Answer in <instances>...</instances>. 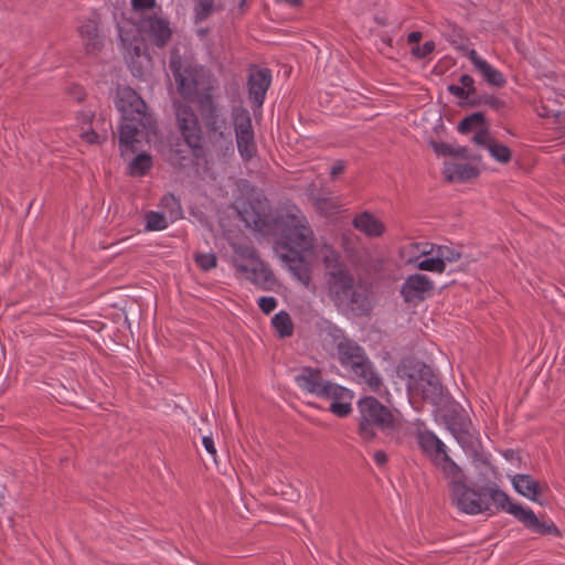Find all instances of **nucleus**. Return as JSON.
I'll return each instance as SVG.
<instances>
[{"label": "nucleus", "mask_w": 565, "mask_h": 565, "mask_svg": "<svg viewBox=\"0 0 565 565\" xmlns=\"http://www.w3.org/2000/svg\"><path fill=\"white\" fill-rule=\"evenodd\" d=\"M444 178L448 182H468L479 175L478 168L468 163L446 162L444 166Z\"/></svg>", "instance_id": "nucleus-24"}, {"label": "nucleus", "mask_w": 565, "mask_h": 565, "mask_svg": "<svg viewBox=\"0 0 565 565\" xmlns=\"http://www.w3.org/2000/svg\"><path fill=\"white\" fill-rule=\"evenodd\" d=\"M337 358L340 364L348 371L358 367L359 364L367 359L364 349L354 340L343 338L335 347Z\"/></svg>", "instance_id": "nucleus-16"}, {"label": "nucleus", "mask_w": 565, "mask_h": 565, "mask_svg": "<svg viewBox=\"0 0 565 565\" xmlns=\"http://www.w3.org/2000/svg\"><path fill=\"white\" fill-rule=\"evenodd\" d=\"M358 406L360 412L359 435L362 439H374L376 429L394 428L395 417L393 413L375 397L361 398Z\"/></svg>", "instance_id": "nucleus-6"}, {"label": "nucleus", "mask_w": 565, "mask_h": 565, "mask_svg": "<svg viewBox=\"0 0 565 565\" xmlns=\"http://www.w3.org/2000/svg\"><path fill=\"white\" fill-rule=\"evenodd\" d=\"M433 288V281L426 275L414 274L406 278L402 286L401 294L405 302L416 305L423 301Z\"/></svg>", "instance_id": "nucleus-15"}, {"label": "nucleus", "mask_w": 565, "mask_h": 565, "mask_svg": "<svg viewBox=\"0 0 565 565\" xmlns=\"http://www.w3.org/2000/svg\"><path fill=\"white\" fill-rule=\"evenodd\" d=\"M234 265L248 280L265 286L274 281L273 273L258 259L256 249L248 244H232Z\"/></svg>", "instance_id": "nucleus-8"}, {"label": "nucleus", "mask_w": 565, "mask_h": 565, "mask_svg": "<svg viewBox=\"0 0 565 565\" xmlns=\"http://www.w3.org/2000/svg\"><path fill=\"white\" fill-rule=\"evenodd\" d=\"M352 226L367 237H380L385 232V225L369 211L356 214L352 220Z\"/></svg>", "instance_id": "nucleus-21"}, {"label": "nucleus", "mask_w": 565, "mask_h": 565, "mask_svg": "<svg viewBox=\"0 0 565 565\" xmlns=\"http://www.w3.org/2000/svg\"><path fill=\"white\" fill-rule=\"evenodd\" d=\"M448 90L458 98H468L471 94L462 86L450 85Z\"/></svg>", "instance_id": "nucleus-47"}, {"label": "nucleus", "mask_w": 565, "mask_h": 565, "mask_svg": "<svg viewBox=\"0 0 565 565\" xmlns=\"http://www.w3.org/2000/svg\"><path fill=\"white\" fill-rule=\"evenodd\" d=\"M430 145L434 151L439 156H448L451 152L450 145L436 141H431Z\"/></svg>", "instance_id": "nucleus-45"}, {"label": "nucleus", "mask_w": 565, "mask_h": 565, "mask_svg": "<svg viewBox=\"0 0 565 565\" xmlns=\"http://www.w3.org/2000/svg\"><path fill=\"white\" fill-rule=\"evenodd\" d=\"M484 116L482 113H473L465 117L458 125V130L462 134H467L476 127L483 126Z\"/></svg>", "instance_id": "nucleus-32"}, {"label": "nucleus", "mask_w": 565, "mask_h": 565, "mask_svg": "<svg viewBox=\"0 0 565 565\" xmlns=\"http://www.w3.org/2000/svg\"><path fill=\"white\" fill-rule=\"evenodd\" d=\"M162 202L164 204H169V203H177L173 195H167L162 199Z\"/></svg>", "instance_id": "nucleus-55"}, {"label": "nucleus", "mask_w": 565, "mask_h": 565, "mask_svg": "<svg viewBox=\"0 0 565 565\" xmlns=\"http://www.w3.org/2000/svg\"><path fill=\"white\" fill-rule=\"evenodd\" d=\"M563 161H564V163H565V154H564Z\"/></svg>", "instance_id": "nucleus-61"}, {"label": "nucleus", "mask_w": 565, "mask_h": 565, "mask_svg": "<svg viewBox=\"0 0 565 565\" xmlns=\"http://www.w3.org/2000/svg\"><path fill=\"white\" fill-rule=\"evenodd\" d=\"M131 6L136 11L148 10L156 6V0H131Z\"/></svg>", "instance_id": "nucleus-44"}, {"label": "nucleus", "mask_w": 565, "mask_h": 565, "mask_svg": "<svg viewBox=\"0 0 565 565\" xmlns=\"http://www.w3.org/2000/svg\"><path fill=\"white\" fill-rule=\"evenodd\" d=\"M194 260L198 264V266L203 270H210L214 267H216L217 258L215 254H196L194 256Z\"/></svg>", "instance_id": "nucleus-37"}, {"label": "nucleus", "mask_w": 565, "mask_h": 565, "mask_svg": "<svg viewBox=\"0 0 565 565\" xmlns=\"http://www.w3.org/2000/svg\"><path fill=\"white\" fill-rule=\"evenodd\" d=\"M233 124L238 152L244 160L248 161L257 151L249 113L244 108H235Z\"/></svg>", "instance_id": "nucleus-12"}, {"label": "nucleus", "mask_w": 565, "mask_h": 565, "mask_svg": "<svg viewBox=\"0 0 565 565\" xmlns=\"http://www.w3.org/2000/svg\"><path fill=\"white\" fill-rule=\"evenodd\" d=\"M433 252H434V248H433V247H430L429 249H427V248L422 249V252H420V253H422L423 255H428V254H431Z\"/></svg>", "instance_id": "nucleus-56"}, {"label": "nucleus", "mask_w": 565, "mask_h": 565, "mask_svg": "<svg viewBox=\"0 0 565 565\" xmlns=\"http://www.w3.org/2000/svg\"><path fill=\"white\" fill-rule=\"evenodd\" d=\"M459 82H460L461 86L463 88H466V90H468L470 94H473L476 92V88L473 86L475 81L470 75H468V74L461 75Z\"/></svg>", "instance_id": "nucleus-46"}, {"label": "nucleus", "mask_w": 565, "mask_h": 565, "mask_svg": "<svg viewBox=\"0 0 565 565\" xmlns=\"http://www.w3.org/2000/svg\"><path fill=\"white\" fill-rule=\"evenodd\" d=\"M436 253L441 259V263L446 265V263H455L461 258L460 250L449 247V246H437Z\"/></svg>", "instance_id": "nucleus-34"}, {"label": "nucleus", "mask_w": 565, "mask_h": 565, "mask_svg": "<svg viewBox=\"0 0 565 565\" xmlns=\"http://www.w3.org/2000/svg\"><path fill=\"white\" fill-rule=\"evenodd\" d=\"M271 83V74L267 68H253L248 76V94L252 104L259 108Z\"/></svg>", "instance_id": "nucleus-17"}, {"label": "nucleus", "mask_w": 565, "mask_h": 565, "mask_svg": "<svg viewBox=\"0 0 565 565\" xmlns=\"http://www.w3.org/2000/svg\"><path fill=\"white\" fill-rule=\"evenodd\" d=\"M94 118V114L92 111H82L79 114V120L83 122V124H92V120Z\"/></svg>", "instance_id": "nucleus-53"}, {"label": "nucleus", "mask_w": 565, "mask_h": 565, "mask_svg": "<svg viewBox=\"0 0 565 565\" xmlns=\"http://www.w3.org/2000/svg\"><path fill=\"white\" fill-rule=\"evenodd\" d=\"M558 109L559 108L556 107L554 104L547 105L542 102L541 106L536 109V111H537V115L542 118L554 119L553 113H557Z\"/></svg>", "instance_id": "nucleus-42"}, {"label": "nucleus", "mask_w": 565, "mask_h": 565, "mask_svg": "<svg viewBox=\"0 0 565 565\" xmlns=\"http://www.w3.org/2000/svg\"><path fill=\"white\" fill-rule=\"evenodd\" d=\"M200 110L213 141L225 140L231 143V131L226 126L225 119L217 111L212 96H204L200 104Z\"/></svg>", "instance_id": "nucleus-13"}, {"label": "nucleus", "mask_w": 565, "mask_h": 565, "mask_svg": "<svg viewBox=\"0 0 565 565\" xmlns=\"http://www.w3.org/2000/svg\"><path fill=\"white\" fill-rule=\"evenodd\" d=\"M423 38V34L422 32L419 31H413L408 34L407 36V42L408 43H418Z\"/></svg>", "instance_id": "nucleus-52"}, {"label": "nucleus", "mask_w": 565, "mask_h": 565, "mask_svg": "<svg viewBox=\"0 0 565 565\" xmlns=\"http://www.w3.org/2000/svg\"><path fill=\"white\" fill-rule=\"evenodd\" d=\"M349 372L360 384H365L374 393H380L384 388L383 380L369 358Z\"/></svg>", "instance_id": "nucleus-19"}, {"label": "nucleus", "mask_w": 565, "mask_h": 565, "mask_svg": "<svg viewBox=\"0 0 565 565\" xmlns=\"http://www.w3.org/2000/svg\"><path fill=\"white\" fill-rule=\"evenodd\" d=\"M152 167V158L146 152L137 154L129 163V174L132 177L145 175Z\"/></svg>", "instance_id": "nucleus-30"}, {"label": "nucleus", "mask_w": 565, "mask_h": 565, "mask_svg": "<svg viewBox=\"0 0 565 565\" xmlns=\"http://www.w3.org/2000/svg\"><path fill=\"white\" fill-rule=\"evenodd\" d=\"M404 377H407L409 391L418 393L424 399L438 404L443 395V386L438 376L423 362L409 361L402 366Z\"/></svg>", "instance_id": "nucleus-7"}, {"label": "nucleus", "mask_w": 565, "mask_h": 565, "mask_svg": "<svg viewBox=\"0 0 565 565\" xmlns=\"http://www.w3.org/2000/svg\"><path fill=\"white\" fill-rule=\"evenodd\" d=\"M140 31L157 47H164L171 40L172 29L168 20L156 15L147 17L140 22Z\"/></svg>", "instance_id": "nucleus-14"}, {"label": "nucleus", "mask_w": 565, "mask_h": 565, "mask_svg": "<svg viewBox=\"0 0 565 565\" xmlns=\"http://www.w3.org/2000/svg\"><path fill=\"white\" fill-rule=\"evenodd\" d=\"M374 460L379 466H383L387 461V456L384 451H376L374 454Z\"/></svg>", "instance_id": "nucleus-51"}, {"label": "nucleus", "mask_w": 565, "mask_h": 565, "mask_svg": "<svg viewBox=\"0 0 565 565\" xmlns=\"http://www.w3.org/2000/svg\"><path fill=\"white\" fill-rule=\"evenodd\" d=\"M81 137L84 141H86L87 143H90V145L100 143L106 139V136L98 135L92 128H88L87 130L83 129Z\"/></svg>", "instance_id": "nucleus-40"}, {"label": "nucleus", "mask_w": 565, "mask_h": 565, "mask_svg": "<svg viewBox=\"0 0 565 565\" xmlns=\"http://www.w3.org/2000/svg\"><path fill=\"white\" fill-rule=\"evenodd\" d=\"M271 324L280 338H287L294 333V323L287 311L276 313L271 319Z\"/></svg>", "instance_id": "nucleus-29"}, {"label": "nucleus", "mask_w": 565, "mask_h": 565, "mask_svg": "<svg viewBox=\"0 0 565 565\" xmlns=\"http://www.w3.org/2000/svg\"><path fill=\"white\" fill-rule=\"evenodd\" d=\"M276 227L284 241V246L290 252L311 253L315 249V233L307 216L298 207L294 206L279 214L276 218Z\"/></svg>", "instance_id": "nucleus-4"}, {"label": "nucleus", "mask_w": 565, "mask_h": 565, "mask_svg": "<svg viewBox=\"0 0 565 565\" xmlns=\"http://www.w3.org/2000/svg\"><path fill=\"white\" fill-rule=\"evenodd\" d=\"M86 54L94 55L103 47V39L99 35L98 24L94 20L85 21L78 29Z\"/></svg>", "instance_id": "nucleus-23"}, {"label": "nucleus", "mask_w": 565, "mask_h": 565, "mask_svg": "<svg viewBox=\"0 0 565 565\" xmlns=\"http://www.w3.org/2000/svg\"><path fill=\"white\" fill-rule=\"evenodd\" d=\"M309 199L315 210L326 217H330L338 214L342 206L340 200L333 196H323L315 193H309Z\"/></svg>", "instance_id": "nucleus-27"}, {"label": "nucleus", "mask_w": 565, "mask_h": 565, "mask_svg": "<svg viewBox=\"0 0 565 565\" xmlns=\"http://www.w3.org/2000/svg\"><path fill=\"white\" fill-rule=\"evenodd\" d=\"M192 3L195 23L206 21L212 14L225 9L223 0H192Z\"/></svg>", "instance_id": "nucleus-25"}, {"label": "nucleus", "mask_w": 565, "mask_h": 565, "mask_svg": "<svg viewBox=\"0 0 565 565\" xmlns=\"http://www.w3.org/2000/svg\"><path fill=\"white\" fill-rule=\"evenodd\" d=\"M296 383L308 393L326 398H338L345 394V387L323 381L320 370L303 367L296 376Z\"/></svg>", "instance_id": "nucleus-11"}, {"label": "nucleus", "mask_w": 565, "mask_h": 565, "mask_svg": "<svg viewBox=\"0 0 565 565\" xmlns=\"http://www.w3.org/2000/svg\"><path fill=\"white\" fill-rule=\"evenodd\" d=\"M417 268L420 270L444 273L446 269L445 264L441 263L437 253L431 258H426L417 264Z\"/></svg>", "instance_id": "nucleus-35"}, {"label": "nucleus", "mask_w": 565, "mask_h": 565, "mask_svg": "<svg viewBox=\"0 0 565 565\" xmlns=\"http://www.w3.org/2000/svg\"><path fill=\"white\" fill-rule=\"evenodd\" d=\"M301 254L302 253L290 252V254H280L279 257L298 281L305 286H309L311 282V268Z\"/></svg>", "instance_id": "nucleus-20"}, {"label": "nucleus", "mask_w": 565, "mask_h": 565, "mask_svg": "<svg viewBox=\"0 0 565 565\" xmlns=\"http://www.w3.org/2000/svg\"><path fill=\"white\" fill-rule=\"evenodd\" d=\"M482 103L490 106L491 108H493L495 110H501L504 107L503 100H501L498 97L491 96V95L483 96Z\"/></svg>", "instance_id": "nucleus-43"}, {"label": "nucleus", "mask_w": 565, "mask_h": 565, "mask_svg": "<svg viewBox=\"0 0 565 565\" xmlns=\"http://www.w3.org/2000/svg\"><path fill=\"white\" fill-rule=\"evenodd\" d=\"M116 106L121 113L118 139L121 156L125 157L137 150L145 136L154 132L156 124L143 99L131 88L119 92Z\"/></svg>", "instance_id": "nucleus-2"}, {"label": "nucleus", "mask_w": 565, "mask_h": 565, "mask_svg": "<svg viewBox=\"0 0 565 565\" xmlns=\"http://www.w3.org/2000/svg\"><path fill=\"white\" fill-rule=\"evenodd\" d=\"M436 44L434 41H427L422 46H414L411 51L412 55L416 58H424L435 51Z\"/></svg>", "instance_id": "nucleus-38"}, {"label": "nucleus", "mask_w": 565, "mask_h": 565, "mask_svg": "<svg viewBox=\"0 0 565 565\" xmlns=\"http://www.w3.org/2000/svg\"><path fill=\"white\" fill-rule=\"evenodd\" d=\"M178 129L185 143L193 150L202 148V128L193 108L180 100L174 102Z\"/></svg>", "instance_id": "nucleus-10"}, {"label": "nucleus", "mask_w": 565, "mask_h": 565, "mask_svg": "<svg viewBox=\"0 0 565 565\" xmlns=\"http://www.w3.org/2000/svg\"><path fill=\"white\" fill-rule=\"evenodd\" d=\"M344 169H345V164L343 161L339 160V161L334 162L330 170L331 178L335 179L339 174H341L344 171Z\"/></svg>", "instance_id": "nucleus-48"}, {"label": "nucleus", "mask_w": 565, "mask_h": 565, "mask_svg": "<svg viewBox=\"0 0 565 565\" xmlns=\"http://www.w3.org/2000/svg\"><path fill=\"white\" fill-rule=\"evenodd\" d=\"M468 58L473 64L475 70L488 84L495 87H502L505 84L503 74L491 66L486 60L481 58L475 50L468 52Z\"/></svg>", "instance_id": "nucleus-22"}, {"label": "nucleus", "mask_w": 565, "mask_h": 565, "mask_svg": "<svg viewBox=\"0 0 565 565\" xmlns=\"http://www.w3.org/2000/svg\"><path fill=\"white\" fill-rule=\"evenodd\" d=\"M168 226V222L163 214L158 212H148L146 214L147 231H162Z\"/></svg>", "instance_id": "nucleus-33"}, {"label": "nucleus", "mask_w": 565, "mask_h": 565, "mask_svg": "<svg viewBox=\"0 0 565 565\" xmlns=\"http://www.w3.org/2000/svg\"><path fill=\"white\" fill-rule=\"evenodd\" d=\"M554 114V124H556L557 128L565 129V113L561 109L557 110V113Z\"/></svg>", "instance_id": "nucleus-49"}, {"label": "nucleus", "mask_w": 565, "mask_h": 565, "mask_svg": "<svg viewBox=\"0 0 565 565\" xmlns=\"http://www.w3.org/2000/svg\"><path fill=\"white\" fill-rule=\"evenodd\" d=\"M332 402L330 404L329 411L339 416V417H345L352 412L351 406V396L349 391L345 388V394L341 395V397L338 398H331Z\"/></svg>", "instance_id": "nucleus-31"}, {"label": "nucleus", "mask_w": 565, "mask_h": 565, "mask_svg": "<svg viewBox=\"0 0 565 565\" xmlns=\"http://www.w3.org/2000/svg\"><path fill=\"white\" fill-rule=\"evenodd\" d=\"M323 288L329 301L340 311L355 317L369 315L372 290L367 281L356 277L329 245L322 249Z\"/></svg>", "instance_id": "nucleus-1"}, {"label": "nucleus", "mask_w": 565, "mask_h": 565, "mask_svg": "<svg viewBox=\"0 0 565 565\" xmlns=\"http://www.w3.org/2000/svg\"><path fill=\"white\" fill-rule=\"evenodd\" d=\"M472 140L476 145L487 149L495 161L502 164H507L511 161L512 151L510 148L493 138L488 129L483 128L479 130L473 136Z\"/></svg>", "instance_id": "nucleus-18"}, {"label": "nucleus", "mask_w": 565, "mask_h": 565, "mask_svg": "<svg viewBox=\"0 0 565 565\" xmlns=\"http://www.w3.org/2000/svg\"><path fill=\"white\" fill-rule=\"evenodd\" d=\"M126 61L135 68V58L146 57V50L141 44H129L126 47Z\"/></svg>", "instance_id": "nucleus-36"}, {"label": "nucleus", "mask_w": 565, "mask_h": 565, "mask_svg": "<svg viewBox=\"0 0 565 565\" xmlns=\"http://www.w3.org/2000/svg\"><path fill=\"white\" fill-rule=\"evenodd\" d=\"M276 306L277 300L274 297H262L258 299V307L265 315H268L271 311H274Z\"/></svg>", "instance_id": "nucleus-41"}, {"label": "nucleus", "mask_w": 565, "mask_h": 565, "mask_svg": "<svg viewBox=\"0 0 565 565\" xmlns=\"http://www.w3.org/2000/svg\"><path fill=\"white\" fill-rule=\"evenodd\" d=\"M491 494H494V495H498V494H504L503 492H501L500 490H493L491 492Z\"/></svg>", "instance_id": "nucleus-58"}, {"label": "nucleus", "mask_w": 565, "mask_h": 565, "mask_svg": "<svg viewBox=\"0 0 565 565\" xmlns=\"http://www.w3.org/2000/svg\"><path fill=\"white\" fill-rule=\"evenodd\" d=\"M103 124L106 126L105 130H107V128H108V129H111V122H110V121H107V122H106V120H105V119H103Z\"/></svg>", "instance_id": "nucleus-57"}, {"label": "nucleus", "mask_w": 565, "mask_h": 565, "mask_svg": "<svg viewBox=\"0 0 565 565\" xmlns=\"http://www.w3.org/2000/svg\"><path fill=\"white\" fill-rule=\"evenodd\" d=\"M418 441L423 450L436 457H441L444 460L443 469L450 477L449 483L452 487L454 494H467L469 489L466 484V476L460 467L450 460L444 443L429 431L419 434Z\"/></svg>", "instance_id": "nucleus-9"}, {"label": "nucleus", "mask_w": 565, "mask_h": 565, "mask_svg": "<svg viewBox=\"0 0 565 565\" xmlns=\"http://www.w3.org/2000/svg\"><path fill=\"white\" fill-rule=\"evenodd\" d=\"M169 67L178 92L185 100L200 105L204 96H211V78L203 67L183 62L180 56H172Z\"/></svg>", "instance_id": "nucleus-5"}, {"label": "nucleus", "mask_w": 565, "mask_h": 565, "mask_svg": "<svg viewBox=\"0 0 565 565\" xmlns=\"http://www.w3.org/2000/svg\"><path fill=\"white\" fill-rule=\"evenodd\" d=\"M82 98H83V93H82V92H79V94H78V96H77V99H78V100H82Z\"/></svg>", "instance_id": "nucleus-60"}, {"label": "nucleus", "mask_w": 565, "mask_h": 565, "mask_svg": "<svg viewBox=\"0 0 565 565\" xmlns=\"http://www.w3.org/2000/svg\"><path fill=\"white\" fill-rule=\"evenodd\" d=\"M451 152L448 156L458 157L466 160H472V161H479L480 157L476 154H471L467 147L461 146H451L450 145Z\"/></svg>", "instance_id": "nucleus-39"}, {"label": "nucleus", "mask_w": 565, "mask_h": 565, "mask_svg": "<svg viewBox=\"0 0 565 565\" xmlns=\"http://www.w3.org/2000/svg\"><path fill=\"white\" fill-rule=\"evenodd\" d=\"M504 457L509 460H514L515 458H518V454L513 450H507L504 452Z\"/></svg>", "instance_id": "nucleus-54"}, {"label": "nucleus", "mask_w": 565, "mask_h": 565, "mask_svg": "<svg viewBox=\"0 0 565 565\" xmlns=\"http://www.w3.org/2000/svg\"><path fill=\"white\" fill-rule=\"evenodd\" d=\"M202 443H203V446H204L205 450H206L209 454H211L212 456H215V454H216V449H215V447H214V441H213V439H212L210 436H205V437H203Z\"/></svg>", "instance_id": "nucleus-50"}, {"label": "nucleus", "mask_w": 565, "mask_h": 565, "mask_svg": "<svg viewBox=\"0 0 565 565\" xmlns=\"http://www.w3.org/2000/svg\"><path fill=\"white\" fill-rule=\"evenodd\" d=\"M512 484L519 494H541L548 491L545 483L539 482L530 475H515Z\"/></svg>", "instance_id": "nucleus-26"}, {"label": "nucleus", "mask_w": 565, "mask_h": 565, "mask_svg": "<svg viewBox=\"0 0 565 565\" xmlns=\"http://www.w3.org/2000/svg\"><path fill=\"white\" fill-rule=\"evenodd\" d=\"M471 422L467 418L460 417L458 420H454L449 424V429L451 434L463 447L471 446Z\"/></svg>", "instance_id": "nucleus-28"}, {"label": "nucleus", "mask_w": 565, "mask_h": 565, "mask_svg": "<svg viewBox=\"0 0 565 565\" xmlns=\"http://www.w3.org/2000/svg\"><path fill=\"white\" fill-rule=\"evenodd\" d=\"M450 499L451 505L465 514H493L499 511H505L536 533L561 535L558 529L553 523L547 524L540 521L533 511L511 501L509 497H450Z\"/></svg>", "instance_id": "nucleus-3"}, {"label": "nucleus", "mask_w": 565, "mask_h": 565, "mask_svg": "<svg viewBox=\"0 0 565 565\" xmlns=\"http://www.w3.org/2000/svg\"><path fill=\"white\" fill-rule=\"evenodd\" d=\"M245 3H246V0H242V1L239 2V8H241V9H243V8H244V6H245Z\"/></svg>", "instance_id": "nucleus-59"}]
</instances>
